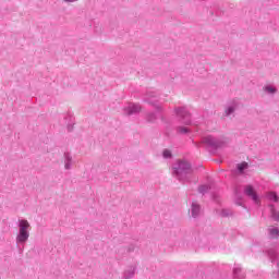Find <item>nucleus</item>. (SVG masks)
<instances>
[{"mask_svg":"<svg viewBox=\"0 0 279 279\" xmlns=\"http://www.w3.org/2000/svg\"><path fill=\"white\" fill-rule=\"evenodd\" d=\"M174 113L177 114L179 122L182 123V125L177 126V134H179V136H191L193 133L191 112L184 107H177L174 108Z\"/></svg>","mask_w":279,"mask_h":279,"instance_id":"nucleus-1","label":"nucleus"},{"mask_svg":"<svg viewBox=\"0 0 279 279\" xmlns=\"http://www.w3.org/2000/svg\"><path fill=\"white\" fill-rule=\"evenodd\" d=\"M173 175L179 180V182H190L191 175H193V166L191 162L179 159L175 163L172 165Z\"/></svg>","mask_w":279,"mask_h":279,"instance_id":"nucleus-2","label":"nucleus"},{"mask_svg":"<svg viewBox=\"0 0 279 279\" xmlns=\"http://www.w3.org/2000/svg\"><path fill=\"white\" fill-rule=\"evenodd\" d=\"M196 147H205L208 151H217V149H221V147H226L225 141H201L193 142Z\"/></svg>","mask_w":279,"mask_h":279,"instance_id":"nucleus-3","label":"nucleus"},{"mask_svg":"<svg viewBox=\"0 0 279 279\" xmlns=\"http://www.w3.org/2000/svg\"><path fill=\"white\" fill-rule=\"evenodd\" d=\"M158 95L156 92H147L146 96L144 97L145 104H149V106H153L157 112H162V106L158 105Z\"/></svg>","mask_w":279,"mask_h":279,"instance_id":"nucleus-4","label":"nucleus"},{"mask_svg":"<svg viewBox=\"0 0 279 279\" xmlns=\"http://www.w3.org/2000/svg\"><path fill=\"white\" fill-rule=\"evenodd\" d=\"M265 254L268 256L271 263L277 262V267H278L277 275H279V244H275L272 247L267 248L265 251Z\"/></svg>","mask_w":279,"mask_h":279,"instance_id":"nucleus-5","label":"nucleus"},{"mask_svg":"<svg viewBox=\"0 0 279 279\" xmlns=\"http://www.w3.org/2000/svg\"><path fill=\"white\" fill-rule=\"evenodd\" d=\"M29 241V232H20L16 235V245L20 254H23L25 242Z\"/></svg>","mask_w":279,"mask_h":279,"instance_id":"nucleus-6","label":"nucleus"},{"mask_svg":"<svg viewBox=\"0 0 279 279\" xmlns=\"http://www.w3.org/2000/svg\"><path fill=\"white\" fill-rule=\"evenodd\" d=\"M244 194L247 197H251V199L254 202V204H257V205L260 204V197L256 193V190H254V185H252V184L245 185Z\"/></svg>","mask_w":279,"mask_h":279,"instance_id":"nucleus-7","label":"nucleus"},{"mask_svg":"<svg viewBox=\"0 0 279 279\" xmlns=\"http://www.w3.org/2000/svg\"><path fill=\"white\" fill-rule=\"evenodd\" d=\"M123 111L126 117H132V114L141 113V107L134 102H130L126 107L123 108Z\"/></svg>","mask_w":279,"mask_h":279,"instance_id":"nucleus-8","label":"nucleus"},{"mask_svg":"<svg viewBox=\"0 0 279 279\" xmlns=\"http://www.w3.org/2000/svg\"><path fill=\"white\" fill-rule=\"evenodd\" d=\"M63 160H64V169H66V171H70L71 167L73 166V156H71V153L65 151L63 154Z\"/></svg>","mask_w":279,"mask_h":279,"instance_id":"nucleus-9","label":"nucleus"},{"mask_svg":"<svg viewBox=\"0 0 279 279\" xmlns=\"http://www.w3.org/2000/svg\"><path fill=\"white\" fill-rule=\"evenodd\" d=\"M199 213H202V206L197 203H192L191 215L193 219H197V217H199Z\"/></svg>","mask_w":279,"mask_h":279,"instance_id":"nucleus-10","label":"nucleus"},{"mask_svg":"<svg viewBox=\"0 0 279 279\" xmlns=\"http://www.w3.org/2000/svg\"><path fill=\"white\" fill-rule=\"evenodd\" d=\"M64 121H65L68 132H73V126L75 125V122L73 121V117L68 114L64 117Z\"/></svg>","mask_w":279,"mask_h":279,"instance_id":"nucleus-11","label":"nucleus"},{"mask_svg":"<svg viewBox=\"0 0 279 279\" xmlns=\"http://www.w3.org/2000/svg\"><path fill=\"white\" fill-rule=\"evenodd\" d=\"M19 232H29V222L26 219L19 220Z\"/></svg>","mask_w":279,"mask_h":279,"instance_id":"nucleus-12","label":"nucleus"},{"mask_svg":"<svg viewBox=\"0 0 279 279\" xmlns=\"http://www.w3.org/2000/svg\"><path fill=\"white\" fill-rule=\"evenodd\" d=\"M233 278L234 279H244L245 278V272L240 267H234L233 268Z\"/></svg>","mask_w":279,"mask_h":279,"instance_id":"nucleus-13","label":"nucleus"},{"mask_svg":"<svg viewBox=\"0 0 279 279\" xmlns=\"http://www.w3.org/2000/svg\"><path fill=\"white\" fill-rule=\"evenodd\" d=\"M134 274H136V267L130 266V268L124 271V279L134 278Z\"/></svg>","mask_w":279,"mask_h":279,"instance_id":"nucleus-14","label":"nucleus"},{"mask_svg":"<svg viewBox=\"0 0 279 279\" xmlns=\"http://www.w3.org/2000/svg\"><path fill=\"white\" fill-rule=\"evenodd\" d=\"M236 111V102H233L232 105L228 106L226 108V117H230V114H234V112Z\"/></svg>","mask_w":279,"mask_h":279,"instance_id":"nucleus-15","label":"nucleus"},{"mask_svg":"<svg viewBox=\"0 0 279 279\" xmlns=\"http://www.w3.org/2000/svg\"><path fill=\"white\" fill-rule=\"evenodd\" d=\"M269 208H270V215L274 221H279V211L276 210V206L269 205Z\"/></svg>","mask_w":279,"mask_h":279,"instance_id":"nucleus-16","label":"nucleus"},{"mask_svg":"<svg viewBox=\"0 0 279 279\" xmlns=\"http://www.w3.org/2000/svg\"><path fill=\"white\" fill-rule=\"evenodd\" d=\"M268 234H269L270 239H278V236H279L278 227H274V228L268 229Z\"/></svg>","mask_w":279,"mask_h":279,"instance_id":"nucleus-17","label":"nucleus"},{"mask_svg":"<svg viewBox=\"0 0 279 279\" xmlns=\"http://www.w3.org/2000/svg\"><path fill=\"white\" fill-rule=\"evenodd\" d=\"M247 167H250V165L246 161H243L241 163L236 165V171L238 173H244L245 169H247Z\"/></svg>","mask_w":279,"mask_h":279,"instance_id":"nucleus-18","label":"nucleus"},{"mask_svg":"<svg viewBox=\"0 0 279 279\" xmlns=\"http://www.w3.org/2000/svg\"><path fill=\"white\" fill-rule=\"evenodd\" d=\"M158 119V116H156V112H148L146 114V122L147 123H155V121Z\"/></svg>","mask_w":279,"mask_h":279,"instance_id":"nucleus-19","label":"nucleus"},{"mask_svg":"<svg viewBox=\"0 0 279 279\" xmlns=\"http://www.w3.org/2000/svg\"><path fill=\"white\" fill-rule=\"evenodd\" d=\"M264 90L267 95H276V93H278V88L271 87V85L264 86Z\"/></svg>","mask_w":279,"mask_h":279,"instance_id":"nucleus-20","label":"nucleus"},{"mask_svg":"<svg viewBox=\"0 0 279 279\" xmlns=\"http://www.w3.org/2000/svg\"><path fill=\"white\" fill-rule=\"evenodd\" d=\"M267 199H269L270 202H278L279 197L278 194L276 192H268L266 194Z\"/></svg>","mask_w":279,"mask_h":279,"instance_id":"nucleus-21","label":"nucleus"},{"mask_svg":"<svg viewBox=\"0 0 279 279\" xmlns=\"http://www.w3.org/2000/svg\"><path fill=\"white\" fill-rule=\"evenodd\" d=\"M210 191V186L207 184H203L198 186V193H201V195H206V193H208Z\"/></svg>","mask_w":279,"mask_h":279,"instance_id":"nucleus-22","label":"nucleus"},{"mask_svg":"<svg viewBox=\"0 0 279 279\" xmlns=\"http://www.w3.org/2000/svg\"><path fill=\"white\" fill-rule=\"evenodd\" d=\"M162 156H163V158H166V159L173 158V154H172L171 150H169V149H163Z\"/></svg>","mask_w":279,"mask_h":279,"instance_id":"nucleus-23","label":"nucleus"},{"mask_svg":"<svg viewBox=\"0 0 279 279\" xmlns=\"http://www.w3.org/2000/svg\"><path fill=\"white\" fill-rule=\"evenodd\" d=\"M232 215V210L230 209H222L220 213L221 217H230Z\"/></svg>","mask_w":279,"mask_h":279,"instance_id":"nucleus-24","label":"nucleus"},{"mask_svg":"<svg viewBox=\"0 0 279 279\" xmlns=\"http://www.w3.org/2000/svg\"><path fill=\"white\" fill-rule=\"evenodd\" d=\"M136 250V244H130L126 248L128 254H132Z\"/></svg>","mask_w":279,"mask_h":279,"instance_id":"nucleus-25","label":"nucleus"},{"mask_svg":"<svg viewBox=\"0 0 279 279\" xmlns=\"http://www.w3.org/2000/svg\"><path fill=\"white\" fill-rule=\"evenodd\" d=\"M234 195H235V199H243V195H241V193H239V190L238 189H235L234 190Z\"/></svg>","mask_w":279,"mask_h":279,"instance_id":"nucleus-26","label":"nucleus"},{"mask_svg":"<svg viewBox=\"0 0 279 279\" xmlns=\"http://www.w3.org/2000/svg\"><path fill=\"white\" fill-rule=\"evenodd\" d=\"M236 206H243V199H235Z\"/></svg>","mask_w":279,"mask_h":279,"instance_id":"nucleus-27","label":"nucleus"},{"mask_svg":"<svg viewBox=\"0 0 279 279\" xmlns=\"http://www.w3.org/2000/svg\"><path fill=\"white\" fill-rule=\"evenodd\" d=\"M206 141H217L215 137H213V135H209Z\"/></svg>","mask_w":279,"mask_h":279,"instance_id":"nucleus-28","label":"nucleus"},{"mask_svg":"<svg viewBox=\"0 0 279 279\" xmlns=\"http://www.w3.org/2000/svg\"><path fill=\"white\" fill-rule=\"evenodd\" d=\"M161 121H162V123H169V122L167 121V119H165V117H161Z\"/></svg>","mask_w":279,"mask_h":279,"instance_id":"nucleus-29","label":"nucleus"},{"mask_svg":"<svg viewBox=\"0 0 279 279\" xmlns=\"http://www.w3.org/2000/svg\"><path fill=\"white\" fill-rule=\"evenodd\" d=\"M65 1V3H73V1H75V0H64Z\"/></svg>","mask_w":279,"mask_h":279,"instance_id":"nucleus-30","label":"nucleus"},{"mask_svg":"<svg viewBox=\"0 0 279 279\" xmlns=\"http://www.w3.org/2000/svg\"><path fill=\"white\" fill-rule=\"evenodd\" d=\"M210 14H211V16H213V14H214L213 11H210Z\"/></svg>","mask_w":279,"mask_h":279,"instance_id":"nucleus-31","label":"nucleus"}]
</instances>
